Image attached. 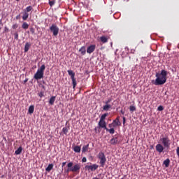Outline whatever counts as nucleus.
Returning a JSON list of instances; mask_svg holds the SVG:
<instances>
[{
  "label": "nucleus",
  "instance_id": "obj_1",
  "mask_svg": "<svg viewBox=\"0 0 179 179\" xmlns=\"http://www.w3.org/2000/svg\"><path fill=\"white\" fill-rule=\"evenodd\" d=\"M156 79L152 80V83L155 86H162L167 82V71L166 70H162L160 73H156Z\"/></svg>",
  "mask_w": 179,
  "mask_h": 179
},
{
  "label": "nucleus",
  "instance_id": "obj_2",
  "mask_svg": "<svg viewBox=\"0 0 179 179\" xmlns=\"http://www.w3.org/2000/svg\"><path fill=\"white\" fill-rule=\"evenodd\" d=\"M73 166V162H69L67 164V169L66 170V173H69L72 171V173H79L80 171V164H76Z\"/></svg>",
  "mask_w": 179,
  "mask_h": 179
},
{
  "label": "nucleus",
  "instance_id": "obj_3",
  "mask_svg": "<svg viewBox=\"0 0 179 179\" xmlns=\"http://www.w3.org/2000/svg\"><path fill=\"white\" fill-rule=\"evenodd\" d=\"M44 71H45V65L42 64L35 73L34 78L36 80H39L40 79H43L44 78Z\"/></svg>",
  "mask_w": 179,
  "mask_h": 179
},
{
  "label": "nucleus",
  "instance_id": "obj_4",
  "mask_svg": "<svg viewBox=\"0 0 179 179\" xmlns=\"http://www.w3.org/2000/svg\"><path fill=\"white\" fill-rule=\"evenodd\" d=\"M96 157L99 160L101 167H104V166H106V162H107V158L106 157V155H104V152H99Z\"/></svg>",
  "mask_w": 179,
  "mask_h": 179
},
{
  "label": "nucleus",
  "instance_id": "obj_5",
  "mask_svg": "<svg viewBox=\"0 0 179 179\" xmlns=\"http://www.w3.org/2000/svg\"><path fill=\"white\" fill-rule=\"evenodd\" d=\"M33 10V7L31 6H27L22 13V20H27L29 19V12Z\"/></svg>",
  "mask_w": 179,
  "mask_h": 179
},
{
  "label": "nucleus",
  "instance_id": "obj_6",
  "mask_svg": "<svg viewBox=\"0 0 179 179\" xmlns=\"http://www.w3.org/2000/svg\"><path fill=\"white\" fill-rule=\"evenodd\" d=\"M160 142H162L164 148H170V145H171V143L169 136L161 138Z\"/></svg>",
  "mask_w": 179,
  "mask_h": 179
},
{
  "label": "nucleus",
  "instance_id": "obj_7",
  "mask_svg": "<svg viewBox=\"0 0 179 179\" xmlns=\"http://www.w3.org/2000/svg\"><path fill=\"white\" fill-rule=\"evenodd\" d=\"M50 30L52 33L53 36H55V37H57V36H58V34L59 33V28L55 24H52L50 27Z\"/></svg>",
  "mask_w": 179,
  "mask_h": 179
},
{
  "label": "nucleus",
  "instance_id": "obj_8",
  "mask_svg": "<svg viewBox=\"0 0 179 179\" xmlns=\"http://www.w3.org/2000/svg\"><path fill=\"white\" fill-rule=\"evenodd\" d=\"M85 170L87 171H96L99 169V165L94 164L92 165H87L85 166Z\"/></svg>",
  "mask_w": 179,
  "mask_h": 179
},
{
  "label": "nucleus",
  "instance_id": "obj_9",
  "mask_svg": "<svg viewBox=\"0 0 179 179\" xmlns=\"http://www.w3.org/2000/svg\"><path fill=\"white\" fill-rule=\"evenodd\" d=\"M113 126L115 127H121V122H120V116H117L115 120H114L112 122Z\"/></svg>",
  "mask_w": 179,
  "mask_h": 179
},
{
  "label": "nucleus",
  "instance_id": "obj_10",
  "mask_svg": "<svg viewBox=\"0 0 179 179\" xmlns=\"http://www.w3.org/2000/svg\"><path fill=\"white\" fill-rule=\"evenodd\" d=\"M96 50V45H91L87 49V54H92Z\"/></svg>",
  "mask_w": 179,
  "mask_h": 179
},
{
  "label": "nucleus",
  "instance_id": "obj_11",
  "mask_svg": "<svg viewBox=\"0 0 179 179\" xmlns=\"http://www.w3.org/2000/svg\"><path fill=\"white\" fill-rule=\"evenodd\" d=\"M155 149L159 153H162L163 150H164V147L162 144H157Z\"/></svg>",
  "mask_w": 179,
  "mask_h": 179
},
{
  "label": "nucleus",
  "instance_id": "obj_12",
  "mask_svg": "<svg viewBox=\"0 0 179 179\" xmlns=\"http://www.w3.org/2000/svg\"><path fill=\"white\" fill-rule=\"evenodd\" d=\"M98 125L99 127H100V128H104V129L107 128V124L106 123V120H99Z\"/></svg>",
  "mask_w": 179,
  "mask_h": 179
},
{
  "label": "nucleus",
  "instance_id": "obj_13",
  "mask_svg": "<svg viewBox=\"0 0 179 179\" xmlns=\"http://www.w3.org/2000/svg\"><path fill=\"white\" fill-rule=\"evenodd\" d=\"M30 47H31V44L29 43V42H27L24 45V52H27V51L30 50Z\"/></svg>",
  "mask_w": 179,
  "mask_h": 179
},
{
  "label": "nucleus",
  "instance_id": "obj_14",
  "mask_svg": "<svg viewBox=\"0 0 179 179\" xmlns=\"http://www.w3.org/2000/svg\"><path fill=\"white\" fill-rule=\"evenodd\" d=\"M111 108V105L110 104H105L103 106V111H109V110Z\"/></svg>",
  "mask_w": 179,
  "mask_h": 179
},
{
  "label": "nucleus",
  "instance_id": "obj_15",
  "mask_svg": "<svg viewBox=\"0 0 179 179\" xmlns=\"http://www.w3.org/2000/svg\"><path fill=\"white\" fill-rule=\"evenodd\" d=\"M69 127H63L62 132H63L64 135H67L68 132H69Z\"/></svg>",
  "mask_w": 179,
  "mask_h": 179
},
{
  "label": "nucleus",
  "instance_id": "obj_16",
  "mask_svg": "<svg viewBox=\"0 0 179 179\" xmlns=\"http://www.w3.org/2000/svg\"><path fill=\"white\" fill-rule=\"evenodd\" d=\"M117 143H118V138L117 137L113 138L110 140L111 145H117Z\"/></svg>",
  "mask_w": 179,
  "mask_h": 179
},
{
  "label": "nucleus",
  "instance_id": "obj_17",
  "mask_svg": "<svg viewBox=\"0 0 179 179\" xmlns=\"http://www.w3.org/2000/svg\"><path fill=\"white\" fill-rule=\"evenodd\" d=\"M56 98H57V96L50 97V99L49 100V104H50V106H54V103H55Z\"/></svg>",
  "mask_w": 179,
  "mask_h": 179
},
{
  "label": "nucleus",
  "instance_id": "obj_18",
  "mask_svg": "<svg viewBox=\"0 0 179 179\" xmlns=\"http://www.w3.org/2000/svg\"><path fill=\"white\" fill-rule=\"evenodd\" d=\"M69 76H71V79H73L75 78V72H73V71L72 70H69L67 71Z\"/></svg>",
  "mask_w": 179,
  "mask_h": 179
},
{
  "label": "nucleus",
  "instance_id": "obj_19",
  "mask_svg": "<svg viewBox=\"0 0 179 179\" xmlns=\"http://www.w3.org/2000/svg\"><path fill=\"white\" fill-rule=\"evenodd\" d=\"M73 150L76 153H80V146L79 145L74 146Z\"/></svg>",
  "mask_w": 179,
  "mask_h": 179
},
{
  "label": "nucleus",
  "instance_id": "obj_20",
  "mask_svg": "<svg viewBox=\"0 0 179 179\" xmlns=\"http://www.w3.org/2000/svg\"><path fill=\"white\" fill-rule=\"evenodd\" d=\"M52 169H54V164H50L48 166V167L45 169V171H48V173H50V171H51V170H52Z\"/></svg>",
  "mask_w": 179,
  "mask_h": 179
},
{
  "label": "nucleus",
  "instance_id": "obj_21",
  "mask_svg": "<svg viewBox=\"0 0 179 179\" xmlns=\"http://www.w3.org/2000/svg\"><path fill=\"white\" fill-rule=\"evenodd\" d=\"M79 52H81L82 55H85L86 54V47H81V48L79 50Z\"/></svg>",
  "mask_w": 179,
  "mask_h": 179
},
{
  "label": "nucleus",
  "instance_id": "obj_22",
  "mask_svg": "<svg viewBox=\"0 0 179 179\" xmlns=\"http://www.w3.org/2000/svg\"><path fill=\"white\" fill-rule=\"evenodd\" d=\"M100 40L101 41V43H107L108 41V38L107 37H106L105 36H102L100 37Z\"/></svg>",
  "mask_w": 179,
  "mask_h": 179
},
{
  "label": "nucleus",
  "instance_id": "obj_23",
  "mask_svg": "<svg viewBox=\"0 0 179 179\" xmlns=\"http://www.w3.org/2000/svg\"><path fill=\"white\" fill-rule=\"evenodd\" d=\"M89 150V144H87L86 145H84L82 148V152L86 153Z\"/></svg>",
  "mask_w": 179,
  "mask_h": 179
},
{
  "label": "nucleus",
  "instance_id": "obj_24",
  "mask_svg": "<svg viewBox=\"0 0 179 179\" xmlns=\"http://www.w3.org/2000/svg\"><path fill=\"white\" fill-rule=\"evenodd\" d=\"M105 129L106 131H107V132H109L110 134H111V135L114 134L115 132V130L114 129V128L108 129L106 127Z\"/></svg>",
  "mask_w": 179,
  "mask_h": 179
},
{
  "label": "nucleus",
  "instance_id": "obj_25",
  "mask_svg": "<svg viewBox=\"0 0 179 179\" xmlns=\"http://www.w3.org/2000/svg\"><path fill=\"white\" fill-rule=\"evenodd\" d=\"M22 150H23V148L19 147L18 149L15 150V155H20L22 153Z\"/></svg>",
  "mask_w": 179,
  "mask_h": 179
},
{
  "label": "nucleus",
  "instance_id": "obj_26",
  "mask_svg": "<svg viewBox=\"0 0 179 179\" xmlns=\"http://www.w3.org/2000/svg\"><path fill=\"white\" fill-rule=\"evenodd\" d=\"M28 111H29V114H33V113H34V106H33V105L30 106Z\"/></svg>",
  "mask_w": 179,
  "mask_h": 179
},
{
  "label": "nucleus",
  "instance_id": "obj_27",
  "mask_svg": "<svg viewBox=\"0 0 179 179\" xmlns=\"http://www.w3.org/2000/svg\"><path fill=\"white\" fill-rule=\"evenodd\" d=\"M164 164L165 167H169V166H170V159H166V160H164Z\"/></svg>",
  "mask_w": 179,
  "mask_h": 179
},
{
  "label": "nucleus",
  "instance_id": "obj_28",
  "mask_svg": "<svg viewBox=\"0 0 179 179\" xmlns=\"http://www.w3.org/2000/svg\"><path fill=\"white\" fill-rule=\"evenodd\" d=\"M22 27L24 30H27V29H29V24L27 22H23V24H22Z\"/></svg>",
  "mask_w": 179,
  "mask_h": 179
},
{
  "label": "nucleus",
  "instance_id": "obj_29",
  "mask_svg": "<svg viewBox=\"0 0 179 179\" xmlns=\"http://www.w3.org/2000/svg\"><path fill=\"white\" fill-rule=\"evenodd\" d=\"M71 80H72V84H73V89H75V87H76V85H77V83H76V78H71Z\"/></svg>",
  "mask_w": 179,
  "mask_h": 179
},
{
  "label": "nucleus",
  "instance_id": "obj_30",
  "mask_svg": "<svg viewBox=\"0 0 179 179\" xmlns=\"http://www.w3.org/2000/svg\"><path fill=\"white\" fill-rule=\"evenodd\" d=\"M108 115V113H104L103 115H102L101 116L100 121H105L104 120H106V117H107Z\"/></svg>",
  "mask_w": 179,
  "mask_h": 179
},
{
  "label": "nucleus",
  "instance_id": "obj_31",
  "mask_svg": "<svg viewBox=\"0 0 179 179\" xmlns=\"http://www.w3.org/2000/svg\"><path fill=\"white\" fill-rule=\"evenodd\" d=\"M129 110H130V111H132V112L136 111V107H135L134 106H130Z\"/></svg>",
  "mask_w": 179,
  "mask_h": 179
},
{
  "label": "nucleus",
  "instance_id": "obj_32",
  "mask_svg": "<svg viewBox=\"0 0 179 179\" xmlns=\"http://www.w3.org/2000/svg\"><path fill=\"white\" fill-rule=\"evenodd\" d=\"M50 6H54L55 5V0L49 1Z\"/></svg>",
  "mask_w": 179,
  "mask_h": 179
},
{
  "label": "nucleus",
  "instance_id": "obj_33",
  "mask_svg": "<svg viewBox=\"0 0 179 179\" xmlns=\"http://www.w3.org/2000/svg\"><path fill=\"white\" fill-rule=\"evenodd\" d=\"M14 38L15 40H19V34H17V32L14 34Z\"/></svg>",
  "mask_w": 179,
  "mask_h": 179
},
{
  "label": "nucleus",
  "instance_id": "obj_34",
  "mask_svg": "<svg viewBox=\"0 0 179 179\" xmlns=\"http://www.w3.org/2000/svg\"><path fill=\"white\" fill-rule=\"evenodd\" d=\"M38 96L41 97H41H44V92L41 91V92L38 93Z\"/></svg>",
  "mask_w": 179,
  "mask_h": 179
},
{
  "label": "nucleus",
  "instance_id": "obj_35",
  "mask_svg": "<svg viewBox=\"0 0 179 179\" xmlns=\"http://www.w3.org/2000/svg\"><path fill=\"white\" fill-rule=\"evenodd\" d=\"M29 30H30L31 34H34L36 30L34 29V28L33 27H31L29 28Z\"/></svg>",
  "mask_w": 179,
  "mask_h": 179
},
{
  "label": "nucleus",
  "instance_id": "obj_36",
  "mask_svg": "<svg viewBox=\"0 0 179 179\" xmlns=\"http://www.w3.org/2000/svg\"><path fill=\"white\" fill-rule=\"evenodd\" d=\"M163 110H164V107H163V106H159L157 108V110H158V111H163Z\"/></svg>",
  "mask_w": 179,
  "mask_h": 179
},
{
  "label": "nucleus",
  "instance_id": "obj_37",
  "mask_svg": "<svg viewBox=\"0 0 179 179\" xmlns=\"http://www.w3.org/2000/svg\"><path fill=\"white\" fill-rule=\"evenodd\" d=\"M18 27V25L17 24H14L13 26H12V29H13L14 30H16V29Z\"/></svg>",
  "mask_w": 179,
  "mask_h": 179
},
{
  "label": "nucleus",
  "instance_id": "obj_38",
  "mask_svg": "<svg viewBox=\"0 0 179 179\" xmlns=\"http://www.w3.org/2000/svg\"><path fill=\"white\" fill-rule=\"evenodd\" d=\"M9 31V28L8 27H4V33H8Z\"/></svg>",
  "mask_w": 179,
  "mask_h": 179
},
{
  "label": "nucleus",
  "instance_id": "obj_39",
  "mask_svg": "<svg viewBox=\"0 0 179 179\" xmlns=\"http://www.w3.org/2000/svg\"><path fill=\"white\" fill-rule=\"evenodd\" d=\"M108 127L110 128V129L111 128H115V126H114V124H113V123L109 124Z\"/></svg>",
  "mask_w": 179,
  "mask_h": 179
},
{
  "label": "nucleus",
  "instance_id": "obj_40",
  "mask_svg": "<svg viewBox=\"0 0 179 179\" xmlns=\"http://www.w3.org/2000/svg\"><path fill=\"white\" fill-rule=\"evenodd\" d=\"M82 162H83V163H86V162H87V159H86V157H83V159H82Z\"/></svg>",
  "mask_w": 179,
  "mask_h": 179
},
{
  "label": "nucleus",
  "instance_id": "obj_41",
  "mask_svg": "<svg viewBox=\"0 0 179 179\" xmlns=\"http://www.w3.org/2000/svg\"><path fill=\"white\" fill-rule=\"evenodd\" d=\"M109 103H111V99H108V100L105 102V104H108Z\"/></svg>",
  "mask_w": 179,
  "mask_h": 179
},
{
  "label": "nucleus",
  "instance_id": "obj_42",
  "mask_svg": "<svg viewBox=\"0 0 179 179\" xmlns=\"http://www.w3.org/2000/svg\"><path fill=\"white\" fill-rule=\"evenodd\" d=\"M127 122V119L125 117H123V125H125V122Z\"/></svg>",
  "mask_w": 179,
  "mask_h": 179
},
{
  "label": "nucleus",
  "instance_id": "obj_43",
  "mask_svg": "<svg viewBox=\"0 0 179 179\" xmlns=\"http://www.w3.org/2000/svg\"><path fill=\"white\" fill-rule=\"evenodd\" d=\"M176 153L178 155V157H179V147H178L176 149Z\"/></svg>",
  "mask_w": 179,
  "mask_h": 179
},
{
  "label": "nucleus",
  "instance_id": "obj_44",
  "mask_svg": "<svg viewBox=\"0 0 179 179\" xmlns=\"http://www.w3.org/2000/svg\"><path fill=\"white\" fill-rule=\"evenodd\" d=\"M66 164V162H62V167H64Z\"/></svg>",
  "mask_w": 179,
  "mask_h": 179
},
{
  "label": "nucleus",
  "instance_id": "obj_45",
  "mask_svg": "<svg viewBox=\"0 0 179 179\" xmlns=\"http://www.w3.org/2000/svg\"><path fill=\"white\" fill-rule=\"evenodd\" d=\"M29 81V78H26L24 80V83H27V82Z\"/></svg>",
  "mask_w": 179,
  "mask_h": 179
},
{
  "label": "nucleus",
  "instance_id": "obj_46",
  "mask_svg": "<svg viewBox=\"0 0 179 179\" xmlns=\"http://www.w3.org/2000/svg\"><path fill=\"white\" fill-rule=\"evenodd\" d=\"M19 17H20V15H17V16L15 17V19H16L17 20H18Z\"/></svg>",
  "mask_w": 179,
  "mask_h": 179
},
{
  "label": "nucleus",
  "instance_id": "obj_47",
  "mask_svg": "<svg viewBox=\"0 0 179 179\" xmlns=\"http://www.w3.org/2000/svg\"><path fill=\"white\" fill-rule=\"evenodd\" d=\"M0 24H2V19H0Z\"/></svg>",
  "mask_w": 179,
  "mask_h": 179
},
{
  "label": "nucleus",
  "instance_id": "obj_48",
  "mask_svg": "<svg viewBox=\"0 0 179 179\" xmlns=\"http://www.w3.org/2000/svg\"><path fill=\"white\" fill-rule=\"evenodd\" d=\"M43 89H45V87L44 85L42 86Z\"/></svg>",
  "mask_w": 179,
  "mask_h": 179
},
{
  "label": "nucleus",
  "instance_id": "obj_49",
  "mask_svg": "<svg viewBox=\"0 0 179 179\" xmlns=\"http://www.w3.org/2000/svg\"><path fill=\"white\" fill-rule=\"evenodd\" d=\"M98 128H99V127H96V128H95V131H97Z\"/></svg>",
  "mask_w": 179,
  "mask_h": 179
},
{
  "label": "nucleus",
  "instance_id": "obj_50",
  "mask_svg": "<svg viewBox=\"0 0 179 179\" xmlns=\"http://www.w3.org/2000/svg\"><path fill=\"white\" fill-rule=\"evenodd\" d=\"M17 1H20V0H16Z\"/></svg>",
  "mask_w": 179,
  "mask_h": 179
},
{
  "label": "nucleus",
  "instance_id": "obj_51",
  "mask_svg": "<svg viewBox=\"0 0 179 179\" xmlns=\"http://www.w3.org/2000/svg\"><path fill=\"white\" fill-rule=\"evenodd\" d=\"M122 114H124V113H123V112H122Z\"/></svg>",
  "mask_w": 179,
  "mask_h": 179
}]
</instances>
